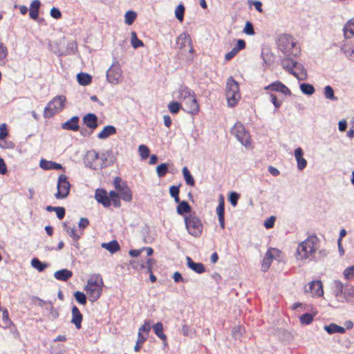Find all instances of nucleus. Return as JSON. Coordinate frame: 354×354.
Masks as SVG:
<instances>
[{"instance_id": "obj_26", "label": "nucleus", "mask_w": 354, "mask_h": 354, "mask_svg": "<svg viewBox=\"0 0 354 354\" xmlns=\"http://www.w3.org/2000/svg\"><path fill=\"white\" fill-rule=\"evenodd\" d=\"M73 276V272L67 269H62L54 273V277L59 281H66Z\"/></svg>"}, {"instance_id": "obj_7", "label": "nucleus", "mask_w": 354, "mask_h": 354, "mask_svg": "<svg viewBox=\"0 0 354 354\" xmlns=\"http://www.w3.org/2000/svg\"><path fill=\"white\" fill-rule=\"evenodd\" d=\"M231 133L244 146L250 145V135L241 122H236L232 128Z\"/></svg>"}, {"instance_id": "obj_41", "label": "nucleus", "mask_w": 354, "mask_h": 354, "mask_svg": "<svg viewBox=\"0 0 354 354\" xmlns=\"http://www.w3.org/2000/svg\"><path fill=\"white\" fill-rule=\"evenodd\" d=\"M300 89L303 93L308 95H313L315 91V88L312 84L306 83L300 84Z\"/></svg>"}, {"instance_id": "obj_4", "label": "nucleus", "mask_w": 354, "mask_h": 354, "mask_svg": "<svg viewBox=\"0 0 354 354\" xmlns=\"http://www.w3.org/2000/svg\"><path fill=\"white\" fill-rule=\"evenodd\" d=\"M184 220L185 227L190 235L199 237L202 234L203 225L196 213H190L189 215L185 216Z\"/></svg>"}, {"instance_id": "obj_34", "label": "nucleus", "mask_w": 354, "mask_h": 354, "mask_svg": "<svg viewBox=\"0 0 354 354\" xmlns=\"http://www.w3.org/2000/svg\"><path fill=\"white\" fill-rule=\"evenodd\" d=\"M178 203V205L177 206L176 211L178 214L183 215L185 213L190 214L192 208L187 201H180L179 200V202Z\"/></svg>"}, {"instance_id": "obj_35", "label": "nucleus", "mask_w": 354, "mask_h": 354, "mask_svg": "<svg viewBox=\"0 0 354 354\" xmlns=\"http://www.w3.org/2000/svg\"><path fill=\"white\" fill-rule=\"evenodd\" d=\"M40 5H41V3L39 0H34L31 3L30 7V12H29V15H30V18H32L33 19H37Z\"/></svg>"}, {"instance_id": "obj_63", "label": "nucleus", "mask_w": 354, "mask_h": 354, "mask_svg": "<svg viewBox=\"0 0 354 354\" xmlns=\"http://www.w3.org/2000/svg\"><path fill=\"white\" fill-rule=\"evenodd\" d=\"M50 16L52 17H53L54 19H58L61 18L62 13H61L60 10L58 8H53L50 10Z\"/></svg>"}, {"instance_id": "obj_62", "label": "nucleus", "mask_w": 354, "mask_h": 354, "mask_svg": "<svg viewBox=\"0 0 354 354\" xmlns=\"http://www.w3.org/2000/svg\"><path fill=\"white\" fill-rule=\"evenodd\" d=\"M270 101L274 106V108L276 109H278L281 105V102L278 101L276 95H274L273 93H270Z\"/></svg>"}, {"instance_id": "obj_38", "label": "nucleus", "mask_w": 354, "mask_h": 354, "mask_svg": "<svg viewBox=\"0 0 354 354\" xmlns=\"http://www.w3.org/2000/svg\"><path fill=\"white\" fill-rule=\"evenodd\" d=\"M77 50V44L75 41H68L65 51L62 53L63 55L75 54Z\"/></svg>"}, {"instance_id": "obj_39", "label": "nucleus", "mask_w": 354, "mask_h": 354, "mask_svg": "<svg viewBox=\"0 0 354 354\" xmlns=\"http://www.w3.org/2000/svg\"><path fill=\"white\" fill-rule=\"evenodd\" d=\"M131 44L135 49L144 46V43L138 38L137 34L134 31L131 32Z\"/></svg>"}, {"instance_id": "obj_1", "label": "nucleus", "mask_w": 354, "mask_h": 354, "mask_svg": "<svg viewBox=\"0 0 354 354\" xmlns=\"http://www.w3.org/2000/svg\"><path fill=\"white\" fill-rule=\"evenodd\" d=\"M318 244V238L316 236H310L298 245L297 258L301 260L311 258L315 253Z\"/></svg>"}, {"instance_id": "obj_40", "label": "nucleus", "mask_w": 354, "mask_h": 354, "mask_svg": "<svg viewBox=\"0 0 354 354\" xmlns=\"http://www.w3.org/2000/svg\"><path fill=\"white\" fill-rule=\"evenodd\" d=\"M183 177L185 180L186 183L188 185L194 186L195 184L194 179L193 176H192V174H190V172L187 167H185L183 168Z\"/></svg>"}, {"instance_id": "obj_10", "label": "nucleus", "mask_w": 354, "mask_h": 354, "mask_svg": "<svg viewBox=\"0 0 354 354\" xmlns=\"http://www.w3.org/2000/svg\"><path fill=\"white\" fill-rule=\"evenodd\" d=\"M184 107L182 108L184 111L192 115H196L199 112V104L196 100L195 93L189 96L185 101Z\"/></svg>"}, {"instance_id": "obj_49", "label": "nucleus", "mask_w": 354, "mask_h": 354, "mask_svg": "<svg viewBox=\"0 0 354 354\" xmlns=\"http://www.w3.org/2000/svg\"><path fill=\"white\" fill-rule=\"evenodd\" d=\"M261 57L263 60L264 64L266 66H270L272 64V63L273 62V56L269 52L263 51L261 53Z\"/></svg>"}, {"instance_id": "obj_31", "label": "nucleus", "mask_w": 354, "mask_h": 354, "mask_svg": "<svg viewBox=\"0 0 354 354\" xmlns=\"http://www.w3.org/2000/svg\"><path fill=\"white\" fill-rule=\"evenodd\" d=\"M324 330L328 333V334H333L335 333H344L346 331L345 328L338 326L336 324H330L329 325L324 326Z\"/></svg>"}, {"instance_id": "obj_36", "label": "nucleus", "mask_w": 354, "mask_h": 354, "mask_svg": "<svg viewBox=\"0 0 354 354\" xmlns=\"http://www.w3.org/2000/svg\"><path fill=\"white\" fill-rule=\"evenodd\" d=\"M77 82L80 85L86 86L91 84V76L85 73H80L77 75Z\"/></svg>"}, {"instance_id": "obj_2", "label": "nucleus", "mask_w": 354, "mask_h": 354, "mask_svg": "<svg viewBox=\"0 0 354 354\" xmlns=\"http://www.w3.org/2000/svg\"><path fill=\"white\" fill-rule=\"evenodd\" d=\"M277 46L279 50L286 57H295L299 53V50L296 47V43L293 38L288 34H283L279 37Z\"/></svg>"}, {"instance_id": "obj_52", "label": "nucleus", "mask_w": 354, "mask_h": 354, "mask_svg": "<svg viewBox=\"0 0 354 354\" xmlns=\"http://www.w3.org/2000/svg\"><path fill=\"white\" fill-rule=\"evenodd\" d=\"M74 297L79 304L82 305H85L86 304V297L84 292L76 291L74 293Z\"/></svg>"}, {"instance_id": "obj_42", "label": "nucleus", "mask_w": 354, "mask_h": 354, "mask_svg": "<svg viewBox=\"0 0 354 354\" xmlns=\"http://www.w3.org/2000/svg\"><path fill=\"white\" fill-rule=\"evenodd\" d=\"M31 266L39 272H42L47 268V264L41 262L38 259L34 258L31 261Z\"/></svg>"}, {"instance_id": "obj_11", "label": "nucleus", "mask_w": 354, "mask_h": 354, "mask_svg": "<svg viewBox=\"0 0 354 354\" xmlns=\"http://www.w3.org/2000/svg\"><path fill=\"white\" fill-rule=\"evenodd\" d=\"M84 163L87 167L93 169L100 168L101 165L99 163V153L95 151H88L84 158Z\"/></svg>"}, {"instance_id": "obj_28", "label": "nucleus", "mask_w": 354, "mask_h": 354, "mask_svg": "<svg viewBox=\"0 0 354 354\" xmlns=\"http://www.w3.org/2000/svg\"><path fill=\"white\" fill-rule=\"evenodd\" d=\"M344 35L346 39L351 38L354 36V18L350 19L344 26Z\"/></svg>"}, {"instance_id": "obj_14", "label": "nucleus", "mask_w": 354, "mask_h": 354, "mask_svg": "<svg viewBox=\"0 0 354 354\" xmlns=\"http://www.w3.org/2000/svg\"><path fill=\"white\" fill-rule=\"evenodd\" d=\"M95 198L99 203L102 204L105 207L111 205L110 198L109 197L106 190L103 189H97L95 191Z\"/></svg>"}, {"instance_id": "obj_8", "label": "nucleus", "mask_w": 354, "mask_h": 354, "mask_svg": "<svg viewBox=\"0 0 354 354\" xmlns=\"http://www.w3.org/2000/svg\"><path fill=\"white\" fill-rule=\"evenodd\" d=\"M71 188V184L68 177L65 174H61L57 180V192L55 194L57 199H63L68 196Z\"/></svg>"}, {"instance_id": "obj_25", "label": "nucleus", "mask_w": 354, "mask_h": 354, "mask_svg": "<svg viewBox=\"0 0 354 354\" xmlns=\"http://www.w3.org/2000/svg\"><path fill=\"white\" fill-rule=\"evenodd\" d=\"M192 39L189 35L187 32H183L177 38V45L180 48H183L187 45L191 46Z\"/></svg>"}, {"instance_id": "obj_21", "label": "nucleus", "mask_w": 354, "mask_h": 354, "mask_svg": "<svg viewBox=\"0 0 354 354\" xmlns=\"http://www.w3.org/2000/svg\"><path fill=\"white\" fill-rule=\"evenodd\" d=\"M187 266L194 272L198 274H202L205 271V266L202 263H195L191 257H187Z\"/></svg>"}, {"instance_id": "obj_15", "label": "nucleus", "mask_w": 354, "mask_h": 354, "mask_svg": "<svg viewBox=\"0 0 354 354\" xmlns=\"http://www.w3.org/2000/svg\"><path fill=\"white\" fill-rule=\"evenodd\" d=\"M82 122L84 125L92 131L97 127V117L94 113H87L82 118Z\"/></svg>"}, {"instance_id": "obj_60", "label": "nucleus", "mask_w": 354, "mask_h": 354, "mask_svg": "<svg viewBox=\"0 0 354 354\" xmlns=\"http://www.w3.org/2000/svg\"><path fill=\"white\" fill-rule=\"evenodd\" d=\"M113 184L115 189L119 192L122 189V185L124 184L122 182V179L120 177H115L113 180Z\"/></svg>"}, {"instance_id": "obj_54", "label": "nucleus", "mask_w": 354, "mask_h": 354, "mask_svg": "<svg viewBox=\"0 0 354 354\" xmlns=\"http://www.w3.org/2000/svg\"><path fill=\"white\" fill-rule=\"evenodd\" d=\"M138 151L142 159L145 160L149 156V148L144 145H141L138 147Z\"/></svg>"}, {"instance_id": "obj_45", "label": "nucleus", "mask_w": 354, "mask_h": 354, "mask_svg": "<svg viewBox=\"0 0 354 354\" xmlns=\"http://www.w3.org/2000/svg\"><path fill=\"white\" fill-rule=\"evenodd\" d=\"M137 17L136 12L129 10L125 13L124 21L127 25H131Z\"/></svg>"}, {"instance_id": "obj_20", "label": "nucleus", "mask_w": 354, "mask_h": 354, "mask_svg": "<svg viewBox=\"0 0 354 354\" xmlns=\"http://www.w3.org/2000/svg\"><path fill=\"white\" fill-rule=\"evenodd\" d=\"M39 166L44 170H60L63 169V167L61 164L57 163L53 161L46 160L45 159H41L39 162Z\"/></svg>"}, {"instance_id": "obj_6", "label": "nucleus", "mask_w": 354, "mask_h": 354, "mask_svg": "<svg viewBox=\"0 0 354 354\" xmlns=\"http://www.w3.org/2000/svg\"><path fill=\"white\" fill-rule=\"evenodd\" d=\"M66 97L64 95H57L50 101L44 111V117L50 118L55 114L60 112L64 107Z\"/></svg>"}, {"instance_id": "obj_48", "label": "nucleus", "mask_w": 354, "mask_h": 354, "mask_svg": "<svg viewBox=\"0 0 354 354\" xmlns=\"http://www.w3.org/2000/svg\"><path fill=\"white\" fill-rule=\"evenodd\" d=\"M225 201L224 198L222 195L220 196L218 205L216 207V213L218 214V217H224L225 214Z\"/></svg>"}, {"instance_id": "obj_30", "label": "nucleus", "mask_w": 354, "mask_h": 354, "mask_svg": "<svg viewBox=\"0 0 354 354\" xmlns=\"http://www.w3.org/2000/svg\"><path fill=\"white\" fill-rule=\"evenodd\" d=\"M119 197L120 196L123 201L129 202L132 200V193L130 188L126 185H122V189L119 192Z\"/></svg>"}, {"instance_id": "obj_27", "label": "nucleus", "mask_w": 354, "mask_h": 354, "mask_svg": "<svg viewBox=\"0 0 354 354\" xmlns=\"http://www.w3.org/2000/svg\"><path fill=\"white\" fill-rule=\"evenodd\" d=\"M272 250H274V249L268 250L266 252V253L265 254V257H264V258L263 259L262 270L263 272H266L269 269V268H270V266L271 265V263H272V261L273 260L274 257H273V254H272Z\"/></svg>"}, {"instance_id": "obj_58", "label": "nucleus", "mask_w": 354, "mask_h": 354, "mask_svg": "<svg viewBox=\"0 0 354 354\" xmlns=\"http://www.w3.org/2000/svg\"><path fill=\"white\" fill-rule=\"evenodd\" d=\"M243 32L248 35H254V27L252 23L250 21H247L245 26V28L243 29Z\"/></svg>"}, {"instance_id": "obj_24", "label": "nucleus", "mask_w": 354, "mask_h": 354, "mask_svg": "<svg viewBox=\"0 0 354 354\" xmlns=\"http://www.w3.org/2000/svg\"><path fill=\"white\" fill-rule=\"evenodd\" d=\"M115 133L116 128L112 125H107L97 134V138L101 140H105Z\"/></svg>"}, {"instance_id": "obj_37", "label": "nucleus", "mask_w": 354, "mask_h": 354, "mask_svg": "<svg viewBox=\"0 0 354 354\" xmlns=\"http://www.w3.org/2000/svg\"><path fill=\"white\" fill-rule=\"evenodd\" d=\"M63 226H64L66 232L69 234V236L73 238V239L75 242H77L79 240L81 235L83 234L82 231L81 232L80 234H77L75 232V227H71L68 226L66 223H64Z\"/></svg>"}, {"instance_id": "obj_51", "label": "nucleus", "mask_w": 354, "mask_h": 354, "mask_svg": "<svg viewBox=\"0 0 354 354\" xmlns=\"http://www.w3.org/2000/svg\"><path fill=\"white\" fill-rule=\"evenodd\" d=\"M179 186L172 185L169 187V194L176 203L179 202Z\"/></svg>"}, {"instance_id": "obj_22", "label": "nucleus", "mask_w": 354, "mask_h": 354, "mask_svg": "<svg viewBox=\"0 0 354 354\" xmlns=\"http://www.w3.org/2000/svg\"><path fill=\"white\" fill-rule=\"evenodd\" d=\"M304 152L301 148L298 147L295 150V156L299 170H303L307 165V161L303 158Z\"/></svg>"}, {"instance_id": "obj_17", "label": "nucleus", "mask_w": 354, "mask_h": 354, "mask_svg": "<svg viewBox=\"0 0 354 354\" xmlns=\"http://www.w3.org/2000/svg\"><path fill=\"white\" fill-rule=\"evenodd\" d=\"M176 98L180 101H185L192 95L194 94V92L189 88L187 86L181 85L178 90L176 91Z\"/></svg>"}, {"instance_id": "obj_44", "label": "nucleus", "mask_w": 354, "mask_h": 354, "mask_svg": "<svg viewBox=\"0 0 354 354\" xmlns=\"http://www.w3.org/2000/svg\"><path fill=\"white\" fill-rule=\"evenodd\" d=\"M344 297L348 302L354 301V289L353 287L345 288L344 290Z\"/></svg>"}, {"instance_id": "obj_18", "label": "nucleus", "mask_w": 354, "mask_h": 354, "mask_svg": "<svg viewBox=\"0 0 354 354\" xmlns=\"http://www.w3.org/2000/svg\"><path fill=\"white\" fill-rule=\"evenodd\" d=\"M79 117L73 116L70 120L62 124V128L65 130L76 131L79 129Z\"/></svg>"}, {"instance_id": "obj_43", "label": "nucleus", "mask_w": 354, "mask_h": 354, "mask_svg": "<svg viewBox=\"0 0 354 354\" xmlns=\"http://www.w3.org/2000/svg\"><path fill=\"white\" fill-rule=\"evenodd\" d=\"M324 95L326 99H328L330 100L334 101L337 100V98L334 95V91L333 88L329 85L326 86L324 87Z\"/></svg>"}, {"instance_id": "obj_32", "label": "nucleus", "mask_w": 354, "mask_h": 354, "mask_svg": "<svg viewBox=\"0 0 354 354\" xmlns=\"http://www.w3.org/2000/svg\"><path fill=\"white\" fill-rule=\"evenodd\" d=\"M153 330L155 334L161 339L163 342L164 345L166 346L167 344V336L165 335L163 332V325L161 322H158L153 326Z\"/></svg>"}, {"instance_id": "obj_13", "label": "nucleus", "mask_w": 354, "mask_h": 354, "mask_svg": "<svg viewBox=\"0 0 354 354\" xmlns=\"http://www.w3.org/2000/svg\"><path fill=\"white\" fill-rule=\"evenodd\" d=\"M264 88L265 90L280 92L285 95H291L290 90L285 84L279 81L274 82L272 84L266 86Z\"/></svg>"}, {"instance_id": "obj_29", "label": "nucleus", "mask_w": 354, "mask_h": 354, "mask_svg": "<svg viewBox=\"0 0 354 354\" xmlns=\"http://www.w3.org/2000/svg\"><path fill=\"white\" fill-rule=\"evenodd\" d=\"M341 51L351 60L354 61V44H346L341 47Z\"/></svg>"}, {"instance_id": "obj_5", "label": "nucleus", "mask_w": 354, "mask_h": 354, "mask_svg": "<svg viewBox=\"0 0 354 354\" xmlns=\"http://www.w3.org/2000/svg\"><path fill=\"white\" fill-rule=\"evenodd\" d=\"M225 95L228 105L231 107L236 106L241 99L239 84L232 77L227 80Z\"/></svg>"}, {"instance_id": "obj_9", "label": "nucleus", "mask_w": 354, "mask_h": 354, "mask_svg": "<svg viewBox=\"0 0 354 354\" xmlns=\"http://www.w3.org/2000/svg\"><path fill=\"white\" fill-rule=\"evenodd\" d=\"M106 79L112 84H118L122 80V72L120 66L112 64L106 72Z\"/></svg>"}, {"instance_id": "obj_16", "label": "nucleus", "mask_w": 354, "mask_h": 354, "mask_svg": "<svg viewBox=\"0 0 354 354\" xmlns=\"http://www.w3.org/2000/svg\"><path fill=\"white\" fill-rule=\"evenodd\" d=\"M71 314V323L75 325L76 329H80L82 328L83 316L76 306L72 307Z\"/></svg>"}, {"instance_id": "obj_55", "label": "nucleus", "mask_w": 354, "mask_h": 354, "mask_svg": "<svg viewBox=\"0 0 354 354\" xmlns=\"http://www.w3.org/2000/svg\"><path fill=\"white\" fill-rule=\"evenodd\" d=\"M313 320V315L310 313H305L300 317V322L302 324H309Z\"/></svg>"}, {"instance_id": "obj_57", "label": "nucleus", "mask_w": 354, "mask_h": 354, "mask_svg": "<svg viewBox=\"0 0 354 354\" xmlns=\"http://www.w3.org/2000/svg\"><path fill=\"white\" fill-rule=\"evenodd\" d=\"M344 276L348 280L353 279L354 278V266L346 268L344 271Z\"/></svg>"}, {"instance_id": "obj_56", "label": "nucleus", "mask_w": 354, "mask_h": 354, "mask_svg": "<svg viewBox=\"0 0 354 354\" xmlns=\"http://www.w3.org/2000/svg\"><path fill=\"white\" fill-rule=\"evenodd\" d=\"M245 331L244 328L241 326H236L232 328V335L236 339H239L243 333Z\"/></svg>"}, {"instance_id": "obj_23", "label": "nucleus", "mask_w": 354, "mask_h": 354, "mask_svg": "<svg viewBox=\"0 0 354 354\" xmlns=\"http://www.w3.org/2000/svg\"><path fill=\"white\" fill-rule=\"evenodd\" d=\"M297 62H296L292 56L286 57L281 59V66L283 68L286 70L289 73L292 74V71L295 68V65Z\"/></svg>"}, {"instance_id": "obj_46", "label": "nucleus", "mask_w": 354, "mask_h": 354, "mask_svg": "<svg viewBox=\"0 0 354 354\" xmlns=\"http://www.w3.org/2000/svg\"><path fill=\"white\" fill-rule=\"evenodd\" d=\"M181 104L176 101H172L168 104V109L172 114H176L178 113L180 109H182Z\"/></svg>"}, {"instance_id": "obj_64", "label": "nucleus", "mask_w": 354, "mask_h": 354, "mask_svg": "<svg viewBox=\"0 0 354 354\" xmlns=\"http://www.w3.org/2000/svg\"><path fill=\"white\" fill-rule=\"evenodd\" d=\"M274 221L275 217L272 216L265 221L264 226L266 227V228L270 229L274 226Z\"/></svg>"}, {"instance_id": "obj_61", "label": "nucleus", "mask_w": 354, "mask_h": 354, "mask_svg": "<svg viewBox=\"0 0 354 354\" xmlns=\"http://www.w3.org/2000/svg\"><path fill=\"white\" fill-rule=\"evenodd\" d=\"M151 329L150 323L148 322H145V324L139 328L138 333L142 334L143 333H146L147 335Z\"/></svg>"}, {"instance_id": "obj_3", "label": "nucleus", "mask_w": 354, "mask_h": 354, "mask_svg": "<svg viewBox=\"0 0 354 354\" xmlns=\"http://www.w3.org/2000/svg\"><path fill=\"white\" fill-rule=\"evenodd\" d=\"M103 286V280L99 275L92 277L88 280L85 290L91 302L93 303L100 297Z\"/></svg>"}, {"instance_id": "obj_12", "label": "nucleus", "mask_w": 354, "mask_h": 354, "mask_svg": "<svg viewBox=\"0 0 354 354\" xmlns=\"http://www.w3.org/2000/svg\"><path fill=\"white\" fill-rule=\"evenodd\" d=\"M306 292H310L313 297H321L324 294L322 283L321 281H313L308 283V287L305 288Z\"/></svg>"}, {"instance_id": "obj_59", "label": "nucleus", "mask_w": 354, "mask_h": 354, "mask_svg": "<svg viewBox=\"0 0 354 354\" xmlns=\"http://www.w3.org/2000/svg\"><path fill=\"white\" fill-rule=\"evenodd\" d=\"M239 198V194L236 192H232L229 196V201L234 207L236 206Z\"/></svg>"}, {"instance_id": "obj_53", "label": "nucleus", "mask_w": 354, "mask_h": 354, "mask_svg": "<svg viewBox=\"0 0 354 354\" xmlns=\"http://www.w3.org/2000/svg\"><path fill=\"white\" fill-rule=\"evenodd\" d=\"M185 7L183 5L180 4L177 6L175 10L176 17L180 21H183L184 18Z\"/></svg>"}, {"instance_id": "obj_50", "label": "nucleus", "mask_w": 354, "mask_h": 354, "mask_svg": "<svg viewBox=\"0 0 354 354\" xmlns=\"http://www.w3.org/2000/svg\"><path fill=\"white\" fill-rule=\"evenodd\" d=\"M158 176L161 178L165 176L168 171V165L167 163H162L156 168Z\"/></svg>"}, {"instance_id": "obj_19", "label": "nucleus", "mask_w": 354, "mask_h": 354, "mask_svg": "<svg viewBox=\"0 0 354 354\" xmlns=\"http://www.w3.org/2000/svg\"><path fill=\"white\" fill-rule=\"evenodd\" d=\"M292 75L298 80H306L307 78L306 70L301 64L298 62L295 65V68L292 72Z\"/></svg>"}, {"instance_id": "obj_47", "label": "nucleus", "mask_w": 354, "mask_h": 354, "mask_svg": "<svg viewBox=\"0 0 354 354\" xmlns=\"http://www.w3.org/2000/svg\"><path fill=\"white\" fill-rule=\"evenodd\" d=\"M156 263V261L153 259H151V258H149L147 261H146V263L145 264H141L140 265V268L142 269H145L146 270V272L147 273H151L152 272V268L153 266V265H155Z\"/></svg>"}, {"instance_id": "obj_33", "label": "nucleus", "mask_w": 354, "mask_h": 354, "mask_svg": "<svg viewBox=\"0 0 354 354\" xmlns=\"http://www.w3.org/2000/svg\"><path fill=\"white\" fill-rule=\"evenodd\" d=\"M102 248L107 250L111 254H114L120 250V245L116 240H113L109 243H102Z\"/></svg>"}]
</instances>
